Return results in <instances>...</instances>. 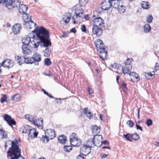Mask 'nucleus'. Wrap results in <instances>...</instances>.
<instances>
[{
	"mask_svg": "<svg viewBox=\"0 0 159 159\" xmlns=\"http://www.w3.org/2000/svg\"><path fill=\"white\" fill-rule=\"evenodd\" d=\"M36 30V33L38 40H40L43 43V46L48 47L52 45L49 39V34L48 31L43 26L40 27Z\"/></svg>",
	"mask_w": 159,
	"mask_h": 159,
	"instance_id": "f257e3e1",
	"label": "nucleus"
},
{
	"mask_svg": "<svg viewBox=\"0 0 159 159\" xmlns=\"http://www.w3.org/2000/svg\"><path fill=\"white\" fill-rule=\"evenodd\" d=\"M7 157L8 159H25L21 155V150L16 139L11 141V147L7 152Z\"/></svg>",
	"mask_w": 159,
	"mask_h": 159,
	"instance_id": "f03ea898",
	"label": "nucleus"
},
{
	"mask_svg": "<svg viewBox=\"0 0 159 159\" xmlns=\"http://www.w3.org/2000/svg\"><path fill=\"white\" fill-rule=\"evenodd\" d=\"M95 45L97 49L98 50H100V57L103 60L107 59V51L105 50L104 44L102 40L99 39L96 40L95 42Z\"/></svg>",
	"mask_w": 159,
	"mask_h": 159,
	"instance_id": "7ed1b4c3",
	"label": "nucleus"
},
{
	"mask_svg": "<svg viewBox=\"0 0 159 159\" xmlns=\"http://www.w3.org/2000/svg\"><path fill=\"white\" fill-rule=\"evenodd\" d=\"M75 134L73 133L70 136V143L74 146L79 147L81 144V140L75 137Z\"/></svg>",
	"mask_w": 159,
	"mask_h": 159,
	"instance_id": "20e7f679",
	"label": "nucleus"
},
{
	"mask_svg": "<svg viewBox=\"0 0 159 159\" xmlns=\"http://www.w3.org/2000/svg\"><path fill=\"white\" fill-rule=\"evenodd\" d=\"M25 118L29 121L33 123L35 125H37L38 127H39V125L38 124L37 121H40L41 122V125H43V119L41 118L39 120H37L33 116L29 114L25 115Z\"/></svg>",
	"mask_w": 159,
	"mask_h": 159,
	"instance_id": "39448f33",
	"label": "nucleus"
},
{
	"mask_svg": "<svg viewBox=\"0 0 159 159\" xmlns=\"http://www.w3.org/2000/svg\"><path fill=\"white\" fill-rule=\"evenodd\" d=\"M102 135H101L94 136L93 138L89 140V143H90L91 145L97 146V143H99L101 142L100 139H101L102 140Z\"/></svg>",
	"mask_w": 159,
	"mask_h": 159,
	"instance_id": "423d86ee",
	"label": "nucleus"
},
{
	"mask_svg": "<svg viewBox=\"0 0 159 159\" xmlns=\"http://www.w3.org/2000/svg\"><path fill=\"white\" fill-rule=\"evenodd\" d=\"M88 143L87 145H84L83 146L80 147V151L84 155H88L89 154L91 151V147L90 145V143Z\"/></svg>",
	"mask_w": 159,
	"mask_h": 159,
	"instance_id": "0eeeda50",
	"label": "nucleus"
},
{
	"mask_svg": "<svg viewBox=\"0 0 159 159\" xmlns=\"http://www.w3.org/2000/svg\"><path fill=\"white\" fill-rule=\"evenodd\" d=\"M92 23L93 26L101 27L104 24V20L101 17H98L93 20Z\"/></svg>",
	"mask_w": 159,
	"mask_h": 159,
	"instance_id": "6e6552de",
	"label": "nucleus"
},
{
	"mask_svg": "<svg viewBox=\"0 0 159 159\" xmlns=\"http://www.w3.org/2000/svg\"><path fill=\"white\" fill-rule=\"evenodd\" d=\"M25 16H24L25 18H24V21L25 22V25L27 27H28V25L31 24L33 25H36V23H34L32 20L31 16L29 14H27L25 13Z\"/></svg>",
	"mask_w": 159,
	"mask_h": 159,
	"instance_id": "1a4fd4ad",
	"label": "nucleus"
},
{
	"mask_svg": "<svg viewBox=\"0 0 159 159\" xmlns=\"http://www.w3.org/2000/svg\"><path fill=\"white\" fill-rule=\"evenodd\" d=\"M92 30L93 34L96 35L98 37L101 36L102 34V30L101 27L93 26Z\"/></svg>",
	"mask_w": 159,
	"mask_h": 159,
	"instance_id": "9d476101",
	"label": "nucleus"
},
{
	"mask_svg": "<svg viewBox=\"0 0 159 159\" xmlns=\"http://www.w3.org/2000/svg\"><path fill=\"white\" fill-rule=\"evenodd\" d=\"M1 65L4 67L9 69L13 66L14 62L10 59H7L3 61L1 63Z\"/></svg>",
	"mask_w": 159,
	"mask_h": 159,
	"instance_id": "9b49d317",
	"label": "nucleus"
},
{
	"mask_svg": "<svg viewBox=\"0 0 159 159\" xmlns=\"http://www.w3.org/2000/svg\"><path fill=\"white\" fill-rule=\"evenodd\" d=\"M45 134L50 139H52L56 137V134L53 129H50L45 131Z\"/></svg>",
	"mask_w": 159,
	"mask_h": 159,
	"instance_id": "f8f14e48",
	"label": "nucleus"
},
{
	"mask_svg": "<svg viewBox=\"0 0 159 159\" xmlns=\"http://www.w3.org/2000/svg\"><path fill=\"white\" fill-rule=\"evenodd\" d=\"M32 57L35 65H38L39 62L42 60L41 55L37 52H35L33 55Z\"/></svg>",
	"mask_w": 159,
	"mask_h": 159,
	"instance_id": "ddd939ff",
	"label": "nucleus"
},
{
	"mask_svg": "<svg viewBox=\"0 0 159 159\" xmlns=\"http://www.w3.org/2000/svg\"><path fill=\"white\" fill-rule=\"evenodd\" d=\"M112 4L109 2H107L106 1L103 2L101 3L102 8H99V12H100V9H102L103 10H107L109 9L112 6Z\"/></svg>",
	"mask_w": 159,
	"mask_h": 159,
	"instance_id": "4468645a",
	"label": "nucleus"
},
{
	"mask_svg": "<svg viewBox=\"0 0 159 159\" xmlns=\"http://www.w3.org/2000/svg\"><path fill=\"white\" fill-rule=\"evenodd\" d=\"M21 29V25L19 23L16 24L12 27V30L14 34H17Z\"/></svg>",
	"mask_w": 159,
	"mask_h": 159,
	"instance_id": "2eb2a0df",
	"label": "nucleus"
},
{
	"mask_svg": "<svg viewBox=\"0 0 159 159\" xmlns=\"http://www.w3.org/2000/svg\"><path fill=\"white\" fill-rule=\"evenodd\" d=\"M38 134V133L36 132L35 129L33 128L29 129L28 136L31 139L37 137Z\"/></svg>",
	"mask_w": 159,
	"mask_h": 159,
	"instance_id": "dca6fc26",
	"label": "nucleus"
},
{
	"mask_svg": "<svg viewBox=\"0 0 159 159\" xmlns=\"http://www.w3.org/2000/svg\"><path fill=\"white\" fill-rule=\"evenodd\" d=\"M129 75L130 76L133 77L135 79L134 80H133L132 78L131 79V81L134 83L137 82L140 80V77L139 75L135 72H132L129 73Z\"/></svg>",
	"mask_w": 159,
	"mask_h": 159,
	"instance_id": "f3484780",
	"label": "nucleus"
},
{
	"mask_svg": "<svg viewBox=\"0 0 159 159\" xmlns=\"http://www.w3.org/2000/svg\"><path fill=\"white\" fill-rule=\"evenodd\" d=\"M30 47L29 45H23L22 47V52L24 54L28 55L30 52Z\"/></svg>",
	"mask_w": 159,
	"mask_h": 159,
	"instance_id": "a211bd4d",
	"label": "nucleus"
},
{
	"mask_svg": "<svg viewBox=\"0 0 159 159\" xmlns=\"http://www.w3.org/2000/svg\"><path fill=\"white\" fill-rule=\"evenodd\" d=\"M28 8V7L25 5L22 4L20 6L19 9V12L22 14H25Z\"/></svg>",
	"mask_w": 159,
	"mask_h": 159,
	"instance_id": "6ab92c4d",
	"label": "nucleus"
},
{
	"mask_svg": "<svg viewBox=\"0 0 159 159\" xmlns=\"http://www.w3.org/2000/svg\"><path fill=\"white\" fill-rule=\"evenodd\" d=\"M92 133L94 136L99 135L100 131V128L96 125H93L91 129Z\"/></svg>",
	"mask_w": 159,
	"mask_h": 159,
	"instance_id": "aec40b11",
	"label": "nucleus"
},
{
	"mask_svg": "<svg viewBox=\"0 0 159 159\" xmlns=\"http://www.w3.org/2000/svg\"><path fill=\"white\" fill-rule=\"evenodd\" d=\"M12 0H5L4 2L5 3L6 7L9 9L11 10L13 8Z\"/></svg>",
	"mask_w": 159,
	"mask_h": 159,
	"instance_id": "412c9836",
	"label": "nucleus"
},
{
	"mask_svg": "<svg viewBox=\"0 0 159 159\" xmlns=\"http://www.w3.org/2000/svg\"><path fill=\"white\" fill-rule=\"evenodd\" d=\"M132 69V65H125L124 68L122 67V69L123 73L125 74H127L129 75V72H130V71Z\"/></svg>",
	"mask_w": 159,
	"mask_h": 159,
	"instance_id": "4be33fe9",
	"label": "nucleus"
},
{
	"mask_svg": "<svg viewBox=\"0 0 159 159\" xmlns=\"http://www.w3.org/2000/svg\"><path fill=\"white\" fill-rule=\"evenodd\" d=\"M83 112L84 115L90 119L93 116V115L91 114V112L89 111L88 107L84 108L83 110Z\"/></svg>",
	"mask_w": 159,
	"mask_h": 159,
	"instance_id": "5701e85b",
	"label": "nucleus"
},
{
	"mask_svg": "<svg viewBox=\"0 0 159 159\" xmlns=\"http://www.w3.org/2000/svg\"><path fill=\"white\" fill-rule=\"evenodd\" d=\"M71 18V17L70 15H68L67 13L64 15L62 17L63 20H61V22L62 23V22L63 21L65 24L68 23Z\"/></svg>",
	"mask_w": 159,
	"mask_h": 159,
	"instance_id": "b1692460",
	"label": "nucleus"
},
{
	"mask_svg": "<svg viewBox=\"0 0 159 159\" xmlns=\"http://www.w3.org/2000/svg\"><path fill=\"white\" fill-rule=\"evenodd\" d=\"M120 67V66L119 67V66L116 63H114L110 65L111 70L117 73H119L118 70Z\"/></svg>",
	"mask_w": 159,
	"mask_h": 159,
	"instance_id": "393cba45",
	"label": "nucleus"
},
{
	"mask_svg": "<svg viewBox=\"0 0 159 159\" xmlns=\"http://www.w3.org/2000/svg\"><path fill=\"white\" fill-rule=\"evenodd\" d=\"M31 37L28 36L26 35L22 39V42L23 45H29V43H30Z\"/></svg>",
	"mask_w": 159,
	"mask_h": 159,
	"instance_id": "a878e982",
	"label": "nucleus"
},
{
	"mask_svg": "<svg viewBox=\"0 0 159 159\" xmlns=\"http://www.w3.org/2000/svg\"><path fill=\"white\" fill-rule=\"evenodd\" d=\"M37 39H36V41H31L30 42V43L32 44V45L33 46V47L35 48H37L38 47L39 44L43 46V44L42 43L40 40H39V41H37Z\"/></svg>",
	"mask_w": 159,
	"mask_h": 159,
	"instance_id": "bb28decb",
	"label": "nucleus"
},
{
	"mask_svg": "<svg viewBox=\"0 0 159 159\" xmlns=\"http://www.w3.org/2000/svg\"><path fill=\"white\" fill-rule=\"evenodd\" d=\"M24 60V56L21 57L19 56H16L15 60L20 65H21L23 63V61Z\"/></svg>",
	"mask_w": 159,
	"mask_h": 159,
	"instance_id": "cd10ccee",
	"label": "nucleus"
},
{
	"mask_svg": "<svg viewBox=\"0 0 159 159\" xmlns=\"http://www.w3.org/2000/svg\"><path fill=\"white\" fill-rule=\"evenodd\" d=\"M24 60L25 62L27 64H32L34 63L32 58V57H24Z\"/></svg>",
	"mask_w": 159,
	"mask_h": 159,
	"instance_id": "c85d7f7f",
	"label": "nucleus"
},
{
	"mask_svg": "<svg viewBox=\"0 0 159 159\" xmlns=\"http://www.w3.org/2000/svg\"><path fill=\"white\" fill-rule=\"evenodd\" d=\"M143 30L146 33L149 32L151 30L150 25L148 24H145L143 26Z\"/></svg>",
	"mask_w": 159,
	"mask_h": 159,
	"instance_id": "c756f323",
	"label": "nucleus"
},
{
	"mask_svg": "<svg viewBox=\"0 0 159 159\" xmlns=\"http://www.w3.org/2000/svg\"><path fill=\"white\" fill-rule=\"evenodd\" d=\"M58 140L60 143H64L66 141V137L64 135L59 136L58 138Z\"/></svg>",
	"mask_w": 159,
	"mask_h": 159,
	"instance_id": "7c9ffc66",
	"label": "nucleus"
},
{
	"mask_svg": "<svg viewBox=\"0 0 159 159\" xmlns=\"http://www.w3.org/2000/svg\"><path fill=\"white\" fill-rule=\"evenodd\" d=\"M30 129L29 126L28 125H26L25 126H22L20 129V131L23 133H26L27 131H29Z\"/></svg>",
	"mask_w": 159,
	"mask_h": 159,
	"instance_id": "2f4dec72",
	"label": "nucleus"
},
{
	"mask_svg": "<svg viewBox=\"0 0 159 159\" xmlns=\"http://www.w3.org/2000/svg\"><path fill=\"white\" fill-rule=\"evenodd\" d=\"M141 6L143 9H148L149 8L150 5L148 2L143 1L141 3Z\"/></svg>",
	"mask_w": 159,
	"mask_h": 159,
	"instance_id": "473e14b6",
	"label": "nucleus"
},
{
	"mask_svg": "<svg viewBox=\"0 0 159 159\" xmlns=\"http://www.w3.org/2000/svg\"><path fill=\"white\" fill-rule=\"evenodd\" d=\"M0 134L2 138H6L7 137V133L3 130L2 128L0 129Z\"/></svg>",
	"mask_w": 159,
	"mask_h": 159,
	"instance_id": "72a5a7b5",
	"label": "nucleus"
},
{
	"mask_svg": "<svg viewBox=\"0 0 159 159\" xmlns=\"http://www.w3.org/2000/svg\"><path fill=\"white\" fill-rule=\"evenodd\" d=\"M126 10V8L124 6L120 5L118 7V11L120 13H124Z\"/></svg>",
	"mask_w": 159,
	"mask_h": 159,
	"instance_id": "f704fd0d",
	"label": "nucleus"
},
{
	"mask_svg": "<svg viewBox=\"0 0 159 159\" xmlns=\"http://www.w3.org/2000/svg\"><path fill=\"white\" fill-rule=\"evenodd\" d=\"M34 32L36 33V30L35 29H34V30L32 31V32L30 33L29 35L28 36H29L31 37V39L32 38V39L35 40L36 39H37V35H35L34 34Z\"/></svg>",
	"mask_w": 159,
	"mask_h": 159,
	"instance_id": "c9c22d12",
	"label": "nucleus"
},
{
	"mask_svg": "<svg viewBox=\"0 0 159 159\" xmlns=\"http://www.w3.org/2000/svg\"><path fill=\"white\" fill-rule=\"evenodd\" d=\"M49 139L46 135L45 134V136L42 137L40 140L43 143H47L48 142Z\"/></svg>",
	"mask_w": 159,
	"mask_h": 159,
	"instance_id": "e433bc0d",
	"label": "nucleus"
},
{
	"mask_svg": "<svg viewBox=\"0 0 159 159\" xmlns=\"http://www.w3.org/2000/svg\"><path fill=\"white\" fill-rule=\"evenodd\" d=\"M7 122L9 125L11 126H12V125H15L16 124V122L12 118H11V120H8Z\"/></svg>",
	"mask_w": 159,
	"mask_h": 159,
	"instance_id": "4c0bfd02",
	"label": "nucleus"
},
{
	"mask_svg": "<svg viewBox=\"0 0 159 159\" xmlns=\"http://www.w3.org/2000/svg\"><path fill=\"white\" fill-rule=\"evenodd\" d=\"M13 8L15 7H17L18 6H20V2L18 0H14L13 2Z\"/></svg>",
	"mask_w": 159,
	"mask_h": 159,
	"instance_id": "58836bf2",
	"label": "nucleus"
},
{
	"mask_svg": "<svg viewBox=\"0 0 159 159\" xmlns=\"http://www.w3.org/2000/svg\"><path fill=\"white\" fill-rule=\"evenodd\" d=\"M44 56L45 57H48L50 54L51 51L50 49L47 48L44 51Z\"/></svg>",
	"mask_w": 159,
	"mask_h": 159,
	"instance_id": "ea45409f",
	"label": "nucleus"
},
{
	"mask_svg": "<svg viewBox=\"0 0 159 159\" xmlns=\"http://www.w3.org/2000/svg\"><path fill=\"white\" fill-rule=\"evenodd\" d=\"M64 150L67 152H69L72 149V147L71 146H65L64 147Z\"/></svg>",
	"mask_w": 159,
	"mask_h": 159,
	"instance_id": "a19ab883",
	"label": "nucleus"
},
{
	"mask_svg": "<svg viewBox=\"0 0 159 159\" xmlns=\"http://www.w3.org/2000/svg\"><path fill=\"white\" fill-rule=\"evenodd\" d=\"M123 136L127 140L129 141H131V134H124Z\"/></svg>",
	"mask_w": 159,
	"mask_h": 159,
	"instance_id": "79ce46f5",
	"label": "nucleus"
},
{
	"mask_svg": "<svg viewBox=\"0 0 159 159\" xmlns=\"http://www.w3.org/2000/svg\"><path fill=\"white\" fill-rule=\"evenodd\" d=\"M139 138V135L136 134H131V139L134 140H137Z\"/></svg>",
	"mask_w": 159,
	"mask_h": 159,
	"instance_id": "37998d69",
	"label": "nucleus"
},
{
	"mask_svg": "<svg viewBox=\"0 0 159 159\" xmlns=\"http://www.w3.org/2000/svg\"><path fill=\"white\" fill-rule=\"evenodd\" d=\"M44 61L45 64L47 66H50L51 64V60L49 58H46L44 60Z\"/></svg>",
	"mask_w": 159,
	"mask_h": 159,
	"instance_id": "c03bdc74",
	"label": "nucleus"
},
{
	"mask_svg": "<svg viewBox=\"0 0 159 159\" xmlns=\"http://www.w3.org/2000/svg\"><path fill=\"white\" fill-rule=\"evenodd\" d=\"M153 18L152 15L148 16L147 18V21L148 23H150L152 22Z\"/></svg>",
	"mask_w": 159,
	"mask_h": 159,
	"instance_id": "a18cd8bd",
	"label": "nucleus"
},
{
	"mask_svg": "<svg viewBox=\"0 0 159 159\" xmlns=\"http://www.w3.org/2000/svg\"><path fill=\"white\" fill-rule=\"evenodd\" d=\"M122 88L124 92H125L127 91V89L126 86V84L124 82H122Z\"/></svg>",
	"mask_w": 159,
	"mask_h": 159,
	"instance_id": "49530a36",
	"label": "nucleus"
},
{
	"mask_svg": "<svg viewBox=\"0 0 159 159\" xmlns=\"http://www.w3.org/2000/svg\"><path fill=\"white\" fill-rule=\"evenodd\" d=\"M2 97L1 99V102L2 103H3L5 101H7V97L6 95L2 94Z\"/></svg>",
	"mask_w": 159,
	"mask_h": 159,
	"instance_id": "de8ad7c7",
	"label": "nucleus"
},
{
	"mask_svg": "<svg viewBox=\"0 0 159 159\" xmlns=\"http://www.w3.org/2000/svg\"><path fill=\"white\" fill-rule=\"evenodd\" d=\"M3 118L7 122L8 120H11V117L8 115L6 114L4 116Z\"/></svg>",
	"mask_w": 159,
	"mask_h": 159,
	"instance_id": "09e8293b",
	"label": "nucleus"
},
{
	"mask_svg": "<svg viewBox=\"0 0 159 159\" xmlns=\"http://www.w3.org/2000/svg\"><path fill=\"white\" fill-rule=\"evenodd\" d=\"M126 123L129 127L131 128L133 127L134 125L133 122L130 120H129L127 121Z\"/></svg>",
	"mask_w": 159,
	"mask_h": 159,
	"instance_id": "8fccbe9b",
	"label": "nucleus"
},
{
	"mask_svg": "<svg viewBox=\"0 0 159 159\" xmlns=\"http://www.w3.org/2000/svg\"><path fill=\"white\" fill-rule=\"evenodd\" d=\"M152 120L151 119H149L147 120L146 122V124L148 126H149L152 125Z\"/></svg>",
	"mask_w": 159,
	"mask_h": 159,
	"instance_id": "3c124183",
	"label": "nucleus"
},
{
	"mask_svg": "<svg viewBox=\"0 0 159 159\" xmlns=\"http://www.w3.org/2000/svg\"><path fill=\"white\" fill-rule=\"evenodd\" d=\"M119 6V5L118 4V2H113L112 3V6L114 8H116L118 7Z\"/></svg>",
	"mask_w": 159,
	"mask_h": 159,
	"instance_id": "603ef678",
	"label": "nucleus"
},
{
	"mask_svg": "<svg viewBox=\"0 0 159 159\" xmlns=\"http://www.w3.org/2000/svg\"><path fill=\"white\" fill-rule=\"evenodd\" d=\"M81 29L82 32H85L86 30L85 26L84 25H81Z\"/></svg>",
	"mask_w": 159,
	"mask_h": 159,
	"instance_id": "864d4df0",
	"label": "nucleus"
},
{
	"mask_svg": "<svg viewBox=\"0 0 159 159\" xmlns=\"http://www.w3.org/2000/svg\"><path fill=\"white\" fill-rule=\"evenodd\" d=\"M131 61L130 59L129 58H128L126 61L125 63V65H131L130 64Z\"/></svg>",
	"mask_w": 159,
	"mask_h": 159,
	"instance_id": "5fc2aeb1",
	"label": "nucleus"
},
{
	"mask_svg": "<svg viewBox=\"0 0 159 159\" xmlns=\"http://www.w3.org/2000/svg\"><path fill=\"white\" fill-rule=\"evenodd\" d=\"M152 72L153 73V74L149 73H145V75L146 77H147V76H150L152 77L154 74L155 71H153Z\"/></svg>",
	"mask_w": 159,
	"mask_h": 159,
	"instance_id": "6e6d98bb",
	"label": "nucleus"
},
{
	"mask_svg": "<svg viewBox=\"0 0 159 159\" xmlns=\"http://www.w3.org/2000/svg\"><path fill=\"white\" fill-rule=\"evenodd\" d=\"M87 90L89 94H91L93 93V90L92 89L88 88Z\"/></svg>",
	"mask_w": 159,
	"mask_h": 159,
	"instance_id": "4d7b16f0",
	"label": "nucleus"
},
{
	"mask_svg": "<svg viewBox=\"0 0 159 159\" xmlns=\"http://www.w3.org/2000/svg\"><path fill=\"white\" fill-rule=\"evenodd\" d=\"M136 127L137 129V130H140L141 131H142L143 129L141 126L138 125V124H136Z\"/></svg>",
	"mask_w": 159,
	"mask_h": 159,
	"instance_id": "13d9d810",
	"label": "nucleus"
},
{
	"mask_svg": "<svg viewBox=\"0 0 159 159\" xmlns=\"http://www.w3.org/2000/svg\"><path fill=\"white\" fill-rule=\"evenodd\" d=\"M76 159H84V157L83 155L80 154L77 157Z\"/></svg>",
	"mask_w": 159,
	"mask_h": 159,
	"instance_id": "bf43d9fd",
	"label": "nucleus"
},
{
	"mask_svg": "<svg viewBox=\"0 0 159 159\" xmlns=\"http://www.w3.org/2000/svg\"><path fill=\"white\" fill-rule=\"evenodd\" d=\"M108 156V155L105 154L104 153H102V156L101 158H104L107 157Z\"/></svg>",
	"mask_w": 159,
	"mask_h": 159,
	"instance_id": "052dcab7",
	"label": "nucleus"
},
{
	"mask_svg": "<svg viewBox=\"0 0 159 159\" xmlns=\"http://www.w3.org/2000/svg\"><path fill=\"white\" fill-rule=\"evenodd\" d=\"M101 142L102 143V144H104L105 145H108L109 144V142L108 141L106 140H104L103 141Z\"/></svg>",
	"mask_w": 159,
	"mask_h": 159,
	"instance_id": "680f3d73",
	"label": "nucleus"
},
{
	"mask_svg": "<svg viewBox=\"0 0 159 159\" xmlns=\"http://www.w3.org/2000/svg\"><path fill=\"white\" fill-rule=\"evenodd\" d=\"M36 25H33L31 24H30V25H28V27H27V28H28L29 29H31L33 27H35Z\"/></svg>",
	"mask_w": 159,
	"mask_h": 159,
	"instance_id": "e2e57ef3",
	"label": "nucleus"
},
{
	"mask_svg": "<svg viewBox=\"0 0 159 159\" xmlns=\"http://www.w3.org/2000/svg\"><path fill=\"white\" fill-rule=\"evenodd\" d=\"M76 30L75 28H73L70 30V32L75 33L76 32Z\"/></svg>",
	"mask_w": 159,
	"mask_h": 159,
	"instance_id": "0e129e2a",
	"label": "nucleus"
},
{
	"mask_svg": "<svg viewBox=\"0 0 159 159\" xmlns=\"http://www.w3.org/2000/svg\"><path fill=\"white\" fill-rule=\"evenodd\" d=\"M157 63H156V65L155 66V71H156V70H157L159 69V66L157 65Z\"/></svg>",
	"mask_w": 159,
	"mask_h": 159,
	"instance_id": "69168bd1",
	"label": "nucleus"
},
{
	"mask_svg": "<svg viewBox=\"0 0 159 159\" xmlns=\"http://www.w3.org/2000/svg\"><path fill=\"white\" fill-rule=\"evenodd\" d=\"M108 1L109 3H111L112 4L113 2H118V0H108Z\"/></svg>",
	"mask_w": 159,
	"mask_h": 159,
	"instance_id": "338daca9",
	"label": "nucleus"
},
{
	"mask_svg": "<svg viewBox=\"0 0 159 159\" xmlns=\"http://www.w3.org/2000/svg\"><path fill=\"white\" fill-rule=\"evenodd\" d=\"M84 18L86 20H88L89 19V15H85L84 16Z\"/></svg>",
	"mask_w": 159,
	"mask_h": 159,
	"instance_id": "774afa93",
	"label": "nucleus"
}]
</instances>
